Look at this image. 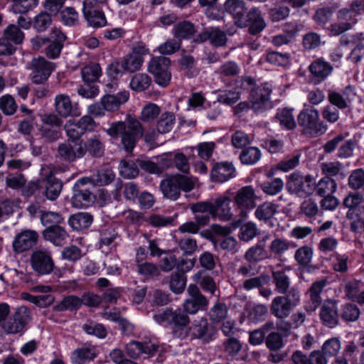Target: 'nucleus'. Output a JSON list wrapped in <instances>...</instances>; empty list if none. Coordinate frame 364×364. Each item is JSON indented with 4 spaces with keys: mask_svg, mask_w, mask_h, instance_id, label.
<instances>
[{
    "mask_svg": "<svg viewBox=\"0 0 364 364\" xmlns=\"http://www.w3.org/2000/svg\"><path fill=\"white\" fill-rule=\"evenodd\" d=\"M106 132L113 140L120 137L121 145L127 153L133 151L140 138L144 136L145 142L149 144L154 139V134H144L141 122L132 117H129L127 122L119 121L112 123Z\"/></svg>",
    "mask_w": 364,
    "mask_h": 364,
    "instance_id": "obj_1",
    "label": "nucleus"
},
{
    "mask_svg": "<svg viewBox=\"0 0 364 364\" xmlns=\"http://www.w3.org/2000/svg\"><path fill=\"white\" fill-rule=\"evenodd\" d=\"M153 318L159 324L170 327L173 337L183 340L189 336L191 319L183 309L167 308Z\"/></svg>",
    "mask_w": 364,
    "mask_h": 364,
    "instance_id": "obj_2",
    "label": "nucleus"
},
{
    "mask_svg": "<svg viewBox=\"0 0 364 364\" xmlns=\"http://www.w3.org/2000/svg\"><path fill=\"white\" fill-rule=\"evenodd\" d=\"M195 183L194 178L177 173L166 176L161 181L159 188L164 197L176 200L181 191L190 192L194 188Z\"/></svg>",
    "mask_w": 364,
    "mask_h": 364,
    "instance_id": "obj_3",
    "label": "nucleus"
},
{
    "mask_svg": "<svg viewBox=\"0 0 364 364\" xmlns=\"http://www.w3.org/2000/svg\"><path fill=\"white\" fill-rule=\"evenodd\" d=\"M300 303L301 292L297 287H292L287 294L273 298L269 305L270 313L277 319L287 318Z\"/></svg>",
    "mask_w": 364,
    "mask_h": 364,
    "instance_id": "obj_4",
    "label": "nucleus"
},
{
    "mask_svg": "<svg viewBox=\"0 0 364 364\" xmlns=\"http://www.w3.org/2000/svg\"><path fill=\"white\" fill-rule=\"evenodd\" d=\"M259 198L252 186H245L236 191L232 197V202L236 213L235 217L245 220L248 214L257 207Z\"/></svg>",
    "mask_w": 364,
    "mask_h": 364,
    "instance_id": "obj_5",
    "label": "nucleus"
},
{
    "mask_svg": "<svg viewBox=\"0 0 364 364\" xmlns=\"http://www.w3.org/2000/svg\"><path fill=\"white\" fill-rule=\"evenodd\" d=\"M297 122L306 134L317 136L324 134L327 125L320 119L318 110L313 107L304 105L297 117Z\"/></svg>",
    "mask_w": 364,
    "mask_h": 364,
    "instance_id": "obj_6",
    "label": "nucleus"
},
{
    "mask_svg": "<svg viewBox=\"0 0 364 364\" xmlns=\"http://www.w3.org/2000/svg\"><path fill=\"white\" fill-rule=\"evenodd\" d=\"M65 40V35L62 31L55 29L48 38L38 37L33 40V43L38 48H43L48 58L55 60L60 57Z\"/></svg>",
    "mask_w": 364,
    "mask_h": 364,
    "instance_id": "obj_7",
    "label": "nucleus"
},
{
    "mask_svg": "<svg viewBox=\"0 0 364 364\" xmlns=\"http://www.w3.org/2000/svg\"><path fill=\"white\" fill-rule=\"evenodd\" d=\"M31 319V311L25 306L18 307L14 314L1 324V329L6 334L23 333Z\"/></svg>",
    "mask_w": 364,
    "mask_h": 364,
    "instance_id": "obj_8",
    "label": "nucleus"
},
{
    "mask_svg": "<svg viewBox=\"0 0 364 364\" xmlns=\"http://www.w3.org/2000/svg\"><path fill=\"white\" fill-rule=\"evenodd\" d=\"M315 188V178L310 174L304 176L299 172H294L289 175L287 182V191L300 197L311 196Z\"/></svg>",
    "mask_w": 364,
    "mask_h": 364,
    "instance_id": "obj_9",
    "label": "nucleus"
},
{
    "mask_svg": "<svg viewBox=\"0 0 364 364\" xmlns=\"http://www.w3.org/2000/svg\"><path fill=\"white\" fill-rule=\"evenodd\" d=\"M170 59L163 55L154 56L149 62V73L154 76L155 82L162 87H166L170 84Z\"/></svg>",
    "mask_w": 364,
    "mask_h": 364,
    "instance_id": "obj_10",
    "label": "nucleus"
},
{
    "mask_svg": "<svg viewBox=\"0 0 364 364\" xmlns=\"http://www.w3.org/2000/svg\"><path fill=\"white\" fill-rule=\"evenodd\" d=\"M63 186L62 181L50 173L41 181L31 183L29 185V189H31L32 194H36L37 191H39V192L41 191V193L47 199L53 201L60 196Z\"/></svg>",
    "mask_w": 364,
    "mask_h": 364,
    "instance_id": "obj_11",
    "label": "nucleus"
},
{
    "mask_svg": "<svg viewBox=\"0 0 364 364\" xmlns=\"http://www.w3.org/2000/svg\"><path fill=\"white\" fill-rule=\"evenodd\" d=\"M187 294L188 297L182 304L183 309L186 314L193 315L199 311L207 309L208 300L196 284H190L188 287Z\"/></svg>",
    "mask_w": 364,
    "mask_h": 364,
    "instance_id": "obj_12",
    "label": "nucleus"
},
{
    "mask_svg": "<svg viewBox=\"0 0 364 364\" xmlns=\"http://www.w3.org/2000/svg\"><path fill=\"white\" fill-rule=\"evenodd\" d=\"M149 54V49L143 42L136 43L132 50L122 59L127 73H133L141 70L144 57Z\"/></svg>",
    "mask_w": 364,
    "mask_h": 364,
    "instance_id": "obj_13",
    "label": "nucleus"
},
{
    "mask_svg": "<svg viewBox=\"0 0 364 364\" xmlns=\"http://www.w3.org/2000/svg\"><path fill=\"white\" fill-rule=\"evenodd\" d=\"M355 87L353 85H347L341 90L331 89L328 90V101L335 107L339 109H346L351 107L356 97Z\"/></svg>",
    "mask_w": 364,
    "mask_h": 364,
    "instance_id": "obj_14",
    "label": "nucleus"
},
{
    "mask_svg": "<svg viewBox=\"0 0 364 364\" xmlns=\"http://www.w3.org/2000/svg\"><path fill=\"white\" fill-rule=\"evenodd\" d=\"M55 67V63L48 61L43 57L33 58L30 65L32 82L38 85L44 84Z\"/></svg>",
    "mask_w": 364,
    "mask_h": 364,
    "instance_id": "obj_15",
    "label": "nucleus"
},
{
    "mask_svg": "<svg viewBox=\"0 0 364 364\" xmlns=\"http://www.w3.org/2000/svg\"><path fill=\"white\" fill-rule=\"evenodd\" d=\"M31 265L35 272L45 275L53 272L54 262L48 251L37 250L31 255Z\"/></svg>",
    "mask_w": 364,
    "mask_h": 364,
    "instance_id": "obj_16",
    "label": "nucleus"
},
{
    "mask_svg": "<svg viewBox=\"0 0 364 364\" xmlns=\"http://www.w3.org/2000/svg\"><path fill=\"white\" fill-rule=\"evenodd\" d=\"M310 80L314 85H319L326 80L333 73V67L323 58L313 60L309 65Z\"/></svg>",
    "mask_w": 364,
    "mask_h": 364,
    "instance_id": "obj_17",
    "label": "nucleus"
},
{
    "mask_svg": "<svg viewBox=\"0 0 364 364\" xmlns=\"http://www.w3.org/2000/svg\"><path fill=\"white\" fill-rule=\"evenodd\" d=\"M57 151V156L61 161L69 163L84 156L82 141H74L68 139L58 145Z\"/></svg>",
    "mask_w": 364,
    "mask_h": 364,
    "instance_id": "obj_18",
    "label": "nucleus"
},
{
    "mask_svg": "<svg viewBox=\"0 0 364 364\" xmlns=\"http://www.w3.org/2000/svg\"><path fill=\"white\" fill-rule=\"evenodd\" d=\"M158 348V343L152 341L144 342L132 341L126 345L125 348L127 355L134 359L138 358L141 355H145L147 358L152 357Z\"/></svg>",
    "mask_w": 364,
    "mask_h": 364,
    "instance_id": "obj_19",
    "label": "nucleus"
},
{
    "mask_svg": "<svg viewBox=\"0 0 364 364\" xmlns=\"http://www.w3.org/2000/svg\"><path fill=\"white\" fill-rule=\"evenodd\" d=\"M54 107L56 113L63 118L78 117L81 114L78 104L73 102L65 94H59L55 97Z\"/></svg>",
    "mask_w": 364,
    "mask_h": 364,
    "instance_id": "obj_20",
    "label": "nucleus"
},
{
    "mask_svg": "<svg viewBox=\"0 0 364 364\" xmlns=\"http://www.w3.org/2000/svg\"><path fill=\"white\" fill-rule=\"evenodd\" d=\"M189 336L191 339L198 338L203 343H209L213 341L216 334V330L210 325L206 318H202L198 321H195L189 326Z\"/></svg>",
    "mask_w": 364,
    "mask_h": 364,
    "instance_id": "obj_21",
    "label": "nucleus"
},
{
    "mask_svg": "<svg viewBox=\"0 0 364 364\" xmlns=\"http://www.w3.org/2000/svg\"><path fill=\"white\" fill-rule=\"evenodd\" d=\"M102 7L103 6L82 2V14L90 26L99 28L106 25L107 19Z\"/></svg>",
    "mask_w": 364,
    "mask_h": 364,
    "instance_id": "obj_22",
    "label": "nucleus"
},
{
    "mask_svg": "<svg viewBox=\"0 0 364 364\" xmlns=\"http://www.w3.org/2000/svg\"><path fill=\"white\" fill-rule=\"evenodd\" d=\"M236 176V169L230 161L216 162L213 164L210 178L217 183L226 182Z\"/></svg>",
    "mask_w": 364,
    "mask_h": 364,
    "instance_id": "obj_23",
    "label": "nucleus"
},
{
    "mask_svg": "<svg viewBox=\"0 0 364 364\" xmlns=\"http://www.w3.org/2000/svg\"><path fill=\"white\" fill-rule=\"evenodd\" d=\"M99 354L97 347L90 343H85L75 349L70 356L73 364H88L93 361Z\"/></svg>",
    "mask_w": 364,
    "mask_h": 364,
    "instance_id": "obj_24",
    "label": "nucleus"
},
{
    "mask_svg": "<svg viewBox=\"0 0 364 364\" xmlns=\"http://www.w3.org/2000/svg\"><path fill=\"white\" fill-rule=\"evenodd\" d=\"M195 220L200 225L205 226L214 218L213 202L210 200L198 202L191 205Z\"/></svg>",
    "mask_w": 364,
    "mask_h": 364,
    "instance_id": "obj_25",
    "label": "nucleus"
},
{
    "mask_svg": "<svg viewBox=\"0 0 364 364\" xmlns=\"http://www.w3.org/2000/svg\"><path fill=\"white\" fill-rule=\"evenodd\" d=\"M243 18L245 21L244 28L248 26V31L252 35L259 33L266 27L261 11L256 7H252L246 11Z\"/></svg>",
    "mask_w": 364,
    "mask_h": 364,
    "instance_id": "obj_26",
    "label": "nucleus"
},
{
    "mask_svg": "<svg viewBox=\"0 0 364 364\" xmlns=\"http://www.w3.org/2000/svg\"><path fill=\"white\" fill-rule=\"evenodd\" d=\"M232 201L230 197L223 195L215 199L213 202L214 218L221 221H230L235 216L230 207Z\"/></svg>",
    "mask_w": 364,
    "mask_h": 364,
    "instance_id": "obj_27",
    "label": "nucleus"
},
{
    "mask_svg": "<svg viewBox=\"0 0 364 364\" xmlns=\"http://www.w3.org/2000/svg\"><path fill=\"white\" fill-rule=\"evenodd\" d=\"M338 317L336 301H326L319 311V318L322 323L328 328H334L338 324Z\"/></svg>",
    "mask_w": 364,
    "mask_h": 364,
    "instance_id": "obj_28",
    "label": "nucleus"
},
{
    "mask_svg": "<svg viewBox=\"0 0 364 364\" xmlns=\"http://www.w3.org/2000/svg\"><path fill=\"white\" fill-rule=\"evenodd\" d=\"M225 11L230 14L235 21V23L240 28H244L245 21L244 16L247 9L245 3L242 0H226L224 4Z\"/></svg>",
    "mask_w": 364,
    "mask_h": 364,
    "instance_id": "obj_29",
    "label": "nucleus"
},
{
    "mask_svg": "<svg viewBox=\"0 0 364 364\" xmlns=\"http://www.w3.org/2000/svg\"><path fill=\"white\" fill-rule=\"evenodd\" d=\"M38 240V234L35 231L25 230L19 233L13 242L14 252L21 253L30 250Z\"/></svg>",
    "mask_w": 364,
    "mask_h": 364,
    "instance_id": "obj_30",
    "label": "nucleus"
},
{
    "mask_svg": "<svg viewBox=\"0 0 364 364\" xmlns=\"http://www.w3.org/2000/svg\"><path fill=\"white\" fill-rule=\"evenodd\" d=\"M84 150V156L87 152L90 156L94 157H100L104 154L105 150V143L104 136L100 134H95L91 135L82 143Z\"/></svg>",
    "mask_w": 364,
    "mask_h": 364,
    "instance_id": "obj_31",
    "label": "nucleus"
},
{
    "mask_svg": "<svg viewBox=\"0 0 364 364\" xmlns=\"http://www.w3.org/2000/svg\"><path fill=\"white\" fill-rule=\"evenodd\" d=\"M272 90V86L267 82L261 84L251 90L250 99L255 109L261 108L269 100Z\"/></svg>",
    "mask_w": 364,
    "mask_h": 364,
    "instance_id": "obj_32",
    "label": "nucleus"
},
{
    "mask_svg": "<svg viewBox=\"0 0 364 364\" xmlns=\"http://www.w3.org/2000/svg\"><path fill=\"white\" fill-rule=\"evenodd\" d=\"M289 268L274 270L272 272V282L275 287V291L282 295L289 293L291 287V280L287 275Z\"/></svg>",
    "mask_w": 364,
    "mask_h": 364,
    "instance_id": "obj_33",
    "label": "nucleus"
},
{
    "mask_svg": "<svg viewBox=\"0 0 364 364\" xmlns=\"http://www.w3.org/2000/svg\"><path fill=\"white\" fill-rule=\"evenodd\" d=\"M364 13V0H354L350 4L349 8L340 9L337 17L341 21H351L354 24L357 20L355 16Z\"/></svg>",
    "mask_w": 364,
    "mask_h": 364,
    "instance_id": "obj_34",
    "label": "nucleus"
},
{
    "mask_svg": "<svg viewBox=\"0 0 364 364\" xmlns=\"http://www.w3.org/2000/svg\"><path fill=\"white\" fill-rule=\"evenodd\" d=\"M43 236L46 240L54 245L61 247L65 244L69 235L63 227L58 225L46 228L43 232Z\"/></svg>",
    "mask_w": 364,
    "mask_h": 364,
    "instance_id": "obj_35",
    "label": "nucleus"
},
{
    "mask_svg": "<svg viewBox=\"0 0 364 364\" xmlns=\"http://www.w3.org/2000/svg\"><path fill=\"white\" fill-rule=\"evenodd\" d=\"M129 98L128 91H122L117 95H107L102 98V104L107 112H114L117 110L122 104L125 103Z\"/></svg>",
    "mask_w": 364,
    "mask_h": 364,
    "instance_id": "obj_36",
    "label": "nucleus"
},
{
    "mask_svg": "<svg viewBox=\"0 0 364 364\" xmlns=\"http://www.w3.org/2000/svg\"><path fill=\"white\" fill-rule=\"evenodd\" d=\"M95 196L88 190L75 191L71 203L74 208H85L90 206L95 201Z\"/></svg>",
    "mask_w": 364,
    "mask_h": 364,
    "instance_id": "obj_37",
    "label": "nucleus"
},
{
    "mask_svg": "<svg viewBox=\"0 0 364 364\" xmlns=\"http://www.w3.org/2000/svg\"><path fill=\"white\" fill-rule=\"evenodd\" d=\"M195 26L193 23L188 21L179 22L173 26L172 34L177 40L188 39L195 33Z\"/></svg>",
    "mask_w": 364,
    "mask_h": 364,
    "instance_id": "obj_38",
    "label": "nucleus"
},
{
    "mask_svg": "<svg viewBox=\"0 0 364 364\" xmlns=\"http://www.w3.org/2000/svg\"><path fill=\"white\" fill-rule=\"evenodd\" d=\"M287 33L277 35L272 37L271 43L276 47L288 44L298 32L297 26L294 23H287L284 25Z\"/></svg>",
    "mask_w": 364,
    "mask_h": 364,
    "instance_id": "obj_39",
    "label": "nucleus"
},
{
    "mask_svg": "<svg viewBox=\"0 0 364 364\" xmlns=\"http://www.w3.org/2000/svg\"><path fill=\"white\" fill-rule=\"evenodd\" d=\"M278 208L279 206L272 202H264L256 208L255 216L260 221H267L277 213Z\"/></svg>",
    "mask_w": 364,
    "mask_h": 364,
    "instance_id": "obj_40",
    "label": "nucleus"
},
{
    "mask_svg": "<svg viewBox=\"0 0 364 364\" xmlns=\"http://www.w3.org/2000/svg\"><path fill=\"white\" fill-rule=\"evenodd\" d=\"M315 186L314 191H316V195L321 197L333 195L337 189V184L335 180L327 176L321 178L318 183L315 182Z\"/></svg>",
    "mask_w": 364,
    "mask_h": 364,
    "instance_id": "obj_41",
    "label": "nucleus"
},
{
    "mask_svg": "<svg viewBox=\"0 0 364 364\" xmlns=\"http://www.w3.org/2000/svg\"><path fill=\"white\" fill-rule=\"evenodd\" d=\"M326 285L324 279L314 282L309 288L307 294L311 303V310L314 311L321 303V293Z\"/></svg>",
    "mask_w": 364,
    "mask_h": 364,
    "instance_id": "obj_42",
    "label": "nucleus"
},
{
    "mask_svg": "<svg viewBox=\"0 0 364 364\" xmlns=\"http://www.w3.org/2000/svg\"><path fill=\"white\" fill-rule=\"evenodd\" d=\"M293 109L282 108L277 110L276 119L280 126L287 130L294 129L296 123L293 115Z\"/></svg>",
    "mask_w": 364,
    "mask_h": 364,
    "instance_id": "obj_43",
    "label": "nucleus"
},
{
    "mask_svg": "<svg viewBox=\"0 0 364 364\" xmlns=\"http://www.w3.org/2000/svg\"><path fill=\"white\" fill-rule=\"evenodd\" d=\"M68 223L73 229L82 230L90 226L92 223V216L87 213H79L72 215Z\"/></svg>",
    "mask_w": 364,
    "mask_h": 364,
    "instance_id": "obj_44",
    "label": "nucleus"
},
{
    "mask_svg": "<svg viewBox=\"0 0 364 364\" xmlns=\"http://www.w3.org/2000/svg\"><path fill=\"white\" fill-rule=\"evenodd\" d=\"M313 255V248L309 245H304L295 251L294 257L301 267L306 268L312 261Z\"/></svg>",
    "mask_w": 364,
    "mask_h": 364,
    "instance_id": "obj_45",
    "label": "nucleus"
},
{
    "mask_svg": "<svg viewBox=\"0 0 364 364\" xmlns=\"http://www.w3.org/2000/svg\"><path fill=\"white\" fill-rule=\"evenodd\" d=\"M176 122V117L173 112H165L162 113L156 122V130L159 134L170 132Z\"/></svg>",
    "mask_w": 364,
    "mask_h": 364,
    "instance_id": "obj_46",
    "label": "nucleus"
},
{
    "mask_svg": "<svg viewBox=\"0 0 364 364\" xmlns=\"http://www.w3.org/2000/svg\"><path fill=\"white\" fill-rule=\"evenodd\" d=\"M244 257L250 263L257 262L267 258V252L264 245L258 242L247 250Z\"/></svg>",
    "mask_w": 364,
    "mask_h": 364,
    "instance_id": "obj_47",
    "label": "nucleus"
},
{
    "mask_svg": "<svg viewBox=\"0 0 364 364\" xmlns=\"http://www.w3.org/2000/svg\"><path fill=\"white\" fill-rule=\"evenodd\" d=\"M346 217L351 220L350 229L355 233H364V213H358V210H348Z\"/></svg>",
    "mask_w": 364,
    "mask_h": 364,
    "instance_id": "obj_48",
    "label": "nucleus"
},
{
    "mask_svg": "<svg viewBox=\"0 0 364 364\" xmlns=\"http://www.w3.org/2000/svg\"><path fill=\"white\" fill-rule=\"evenodd\" d=\"M82 306L81 299L77 296L70 295L65 296L55 306V309L58 311H75Z\"/></svg>",
    "mask_w": 364,
    "mask_h": 364,
    "instance_id": "obj_49",
    "label": "nucleus"
},
{
    "mask_svg": "<svg viewBox=\"0 0 364 364\" xmlns=\"http://www.w3.org/2000/svg\"><path fill=\"white\" fill-rule=\"evenodd\" d=\"M261 156L262 153L259 148L250 146L242 151L240 159L243 164L253 165L261 159Z\"/></svg>",
    "mask_w": 364,
    "mask_h": 364,
    "instance_id": "obj_50",
    "label": "nucleus"
},
{
    "mask_svg": "<svg viewBox=\"0 0 364 364\" xmlns=\"http://www.w3.org/2000/svg\"><path fill=\"white\" fill-rule=\"evenodd\" d=\"M296 244L282 238H275L269 247L272 253L281 256L290 248L296 247Z\"/></svg>",
    "mask_w": 364,
    "mask_h": 364,
    "instance_id": "obj_51",
    "label": "nucleus"
},
{
    "mask_svg": "<svg viewBox=\"0 0 364 364\" xmlns=\"http://www.w3.org/2000/svg\"><path fill=\"white\" fill-rule=\"evenodd\" d=\"M136 265L137 272L145 279H151L160 275V270L156 264L144 262Z\"/></svg>",
    "mask_w": 364,
    "mask_h": 364,
    "instance_id": "obj_52",
    "label": "nucleus"
},
{
    "mask_svg": "<svg viewBox=\"0 0 364 364\" xmlns=\"http://www.w3.org/2000/svg\"><path fill=\"white\" fill-rule=\"evenodd\" d=\"M151 78L145 73L134 75L130 81V87L136 92H142L149 87Z\"/></svg>",
    "mask_w": 364,
    "mask_h": 364,
    "instance_id": "obj_53",
    "label": "nucleus"
},
{
    "mask_svg": "<svg viewBox=\"0 0 364 364\" xmlns=\"http://www.w3.org/2000/svg\"><path fill=\"white\" fill-rule=\"evenodd\" d=\"M228 309L225 304L218 302L209 311L210 321L214 323L224 321L228 317Z\"/></svg>",
    "mask_w": 364,
    "mask_h": 364,
    "instance_id": "obj_54",
    "label": "nucleus"
},
{
    "mask_svg": "<svg viewBox=\"0 0 364 364\" xmlns=\"http://www.w3.org/2000/svg\"><path fill=\"white\" fill-rule=\"evenodd\" d=\"M82 80L87 83L94 82L101 75V68L97 63H91L82 68L81 70Z\"/></svg>",
    "mask_w": 364,
    "mask_h": 364,
    "instance_id": "obj_55",
    "label": "nucleus"
},
{
    "mask_svg": "<svg viewBox=\"0 0 364 364\" xmlns=\"http://www.w3.org/2000/svg\"><path fill=\"white\" fill-rule=\"evenodd\" d=\"M11 9L15 14H25L35 9L39 0H11Z\"/></svg>",
    "mask_w": 364,
    "mask_h": 364,
    "instance_id": "obj_56",
    "label": "nucleus"
},
{
    "mask_svg": "<svg viewBox=\"0 0 364 364\" xmlns=\"http://www.w3.org/2000/svg\"><path fill=\"white\" fill-rule=\"evenodd\" d=\"M267 62L276 66L285 67L290 64V55L287 53L269 51L265 58Z\"/></svg>",
    "mask_w": 364,
    "mask_h": 364,
    "instance_id": "obj_57",
    "label": "nucleus"
},
{
    "mask_svg": "<svg viewBox=\"0 0 364 364\" xmlns=\"http://www.w3.org/2000/svg\"><path fill=\"white\" fill-rule=\"evenodd\" d=\"M178 64L188 77L196 76L198 73V70L196 68L195 58L191 55H182L178 60Z\"/></svg>",
    "mask_w": 364,
    "mask_h": 364,
    "instance_id": "obj_58",
    "label": "nucleus"
},
{
    "mask_svg": "<svg viewBox=\"0 0 364 364\" xmlns=\"http://www.w3.org/2000/svg\"><path fill=\"white\" fill-rule=\"evenodd\" d=\"M68 140L74 141H82L80 139L84 134L80 126L75 119L67 121L64 126Z\"/></svg>",
    "mask_w": 364,
    "mask_h": 364,
    "instance_id": "obj_59",
    "label": "nucleus"
},
{
    "mask_svg": "<svg viewBox=\"0 0 364 364\" xmlns=\"http://www.w3.org/2000/svg\"><path fill=\"white\" fill-rule=\"evenodd\" d=\"M161 108L156 104L149 102L141 109L140 119L144 122H153L160 114Z\"/></svg>",
    "mask_w": 364,
    "mask_h": 364,
    "instance_id": "obj_60",
    "label": "nucleus"
},
{
    "mask_svg": "<svg viewBox=\"0 0 364 364\" xmlns=\"http://www.w3.org/2000/svg\"><path fill=\"white\" fill-rule=\"evenodd\" d=\"M181 47V41L177 40L176 38H169L166 40L164 43L161 44L157 48V50L163 56L170 55L178 51Z\"/></svg>",
    "mask_w": 364,
    "mask_h": 364,
    "instance_id": "obj_61",
    "label": "nucleus"
},
{
    "mask_svg": "<svg viewBox=\"0 0 364 364\" xmlns=\"http://www.w3.org/2000/svg\"><path fill=\"white\" fill-rule=\"evenodd\" d=\"M186 277L182 273H173L170 276L169 288L175 294H181L186 287Z\"/></svg>",
    "mask_w": 364,
    "mask_h": 364,
    "instance_id": "obj_62",
    "label": "nucleus"
},
{
    "mask_svg": "<svg viewBox=\"0 0 364 364\" xmlns=\"http://www.w3.org/2000/svg\"><path fill=\"white\" fill-rule=\"evenodd\" d=\"M83 331L92 336H95L100 338H105L107 335L105 327L101 323H97L91 321H88L82 326Z\"/></svg>",
    "mask_w": 364,
    "mask_h": 364,
    "instance_id": "obj_63",
    "label": "nucleus"
},
{
    "mask_svg": "<svg viewBox=\"0 0 364 364\" xmlns=\"http://www.w3.org/2000/svg\"><path fill=\"white\" fill-rule=\"evenodd\" d=\"M3 38L14 45L20 44L23 41L24 34L17 26L11 24L4 30Z\"/></svg>",
    "mask_w": 364,
    "mask_h": 364,
    "instance_id": "obj_64",
    "label": "nucleus"
}]
</instances>
